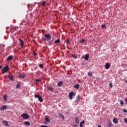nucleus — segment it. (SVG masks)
<instances>
[{
	"instance_id": "f257e3e1",
	"label": "nucleus",
	"mask_w": 127,
	"mask_h": 127,
	"mask_svg": "<svg viewBox=\"0 0 127 127\" xmlns=\"http://www.w3.org/2000/svg\"><path fill=\"white\" fill-rule=\"evenodd\" d=\"M9 70V68L8 67V65H6L3 67V68L2 69V74H4V73H6L7 71Z\"/></svg>"
},
{
	"instance_id": "f03ea898",
	"label": "nucleus",
	"mask_w": 127,
	"mask_h": 127,
	"mask_svg": "<svg viewBox=\"0 0 127 127\" xmlns=\"http://www.w3.org/2000/svg\"><path fill=\"white\" fill-rule=\"evenodd\" d=\"M75 96H76V94H75V92L73 91L69 92V98L70 100H72V99H73V97H75Z\"/></svg>"
},
{
	"instance_id": "7ed1b4c3",
	"label": "nucleus",
	"mask_w": 127,
	"mask_h": 127,
	"mask_svg": "<svg viewBox=\"0 0 127 127\" xmlns=\"http://www.w3.org/2000/svg\"><path fill=\"white\" fill-rule=\"evenodd\" d=\"M35 98H38L40 103H42V102H43V99L42 98V97L39 96V95H37V94L35 95Z\"/></svg>"
},
{
	"instance_id": "20e7f679",
	"label": "nucleus",
	"mask_w": 127,
	"mask_h": 127,
	"mask_svg": "<svg viewBox=\"0 0 127 127\" xmlns=\"http://www.w3.org/2000/svg\"><path fill=\"white\" fill-rule=\"evenodd\" d=\"M22 118H23V119H25V120H27V119H29V115H28L27 114L24 113L21 115Z\"/></svg>"
},
{
	"instance_id": "39448f33",
	"label": "nucleus",
	"mask_w": 127,
	"mask_h": 127,
	"mask_svg": "<svg viewBox=\"0 0 127 127\" xmlns=\"http://www.w3.org/2000/svg\"><path fill=\"white\" fill-rule=\"evenodd\" d=\"M45 37L47 39V40H50L51 39V35H50V34H46Z\"/></svg>"
},
{
	"instance_id": "423d86ee",
	"label": "nucleus",
	"mask_w": 127,
	"mask_h": 127,
	"mask_svg": "<svg viewBox=\"0 0 127 127\" xmlns=\"http://www.w3.org/2000/svg\"><path fill=\"white\" fill-rule=\"evenodd\" d=\"M26 76V74H23V73H20L18 75V78H20L21 79H22L23 78H25V76Z\"/></svg>"
},
{
	"instance_id": "0eeeda50",
	"label": "nucleus",
	"mask_w": 127,
	"mask_h": 127,
	"mask_svg": "<svg viewBox=\"0 0 127 127\" xmlns=\"http://www.w3.org/2000/svg\"><path fill=\"white\" fill-rule=\"evenodd\" d=\"M2 123L4 126H5L6 127H9V125H8V122L4 120Z\"/></svg>"
},
{
	"instance_id": "6e6552de",
	"label": "nucleus",
	"mask_w": 127,
	"mask_h": 127,
	"mask_svg": "<svg viewBox=\"0 0 127 127\" xmlns=\"http://www.w3.org/2000/svg\"><path fill=\"white\" fill-rule=\"evenodd\" d=\"M110 67H111V64H110L109 63H107L105 64L106 69H110Z\"/></svg>"
},
{
	"instance_id": "1a4fd4ad",
	"label": "nucleus",
	"mask_w": 127,
	"mask_h": 127,
	"mask_svg": "<svg viewBox=\"0 0 127 127\" xmlns=\"http://www.w3.org/2000/svg\"><path fill=\"white\" fill-rule=\"evenodd\" d=\"M75 123L76 125H78V124H80V120H79V118L78 117H76L75 118Z\"/></svg>"
},
{
	"instance_id": "9d476101",
	"label": "nucleus",
	"mask_w": 127,
	"mask_h": 127,
	"mask_svg": "<svg viewBox=\"0 0 127 127\" xmlns=\"http://www.w3.org/2000/svg\"><path fill=\"white\" fill-rule=\"evenodd\" d=\"M13 59V57L12 56H9L6 59V61L9 62L10 61V60H12Z\"/></svg>"
},
{
	"instance_id": "9b49d317",
	"label": "nucleus",
	"mask_w": 127,
	"mask_h": 127,
	"mask_svg": "<svg viewBox=\"0 0 127 127\" xmlns=\"http://www.w3.org/2000/svg\"><path fill=\"white\" fill-rule=\"evenodd\" d=\"M113 123L116 124H118V123H119V119L117 118H114L113 119Z\"/></svg>"
},
{
	"instance_id": "f8f14e48",
	"label": "nucleus",
	"mask_w": 127,
	"mask_h": 127,
	"mask_svg": "<svg viewBox=\"0 0 127 127\" xmlns=\"http://www.w3.org/2000/svg\"><path fill=\"white\" fill-rule=\"evenodd\" d=\"M8 78H9L10 81H13L14 79H13V76L11 74L8 75Z\"/></svg>"
},
{
	"instance_id": "ddd939ff",
	"label": "nucleus",
	"mask_w": 127,
	"mask_h": 127,
	"mask_svg": "<svg viewBox=\"0 0 127 127\" xmlns=\"http://www.w3.org/2000/svg\"><path fill=\"white\" fill-rule=\"evenodd\" d=\"M81 98V97H80L79 95H78L76 96V99L75 100V103H79V102H80V98Z\"/></svg>"
},
{
	"instance_id": "4468645a",
	"label": "nucleus",
	"mask_w": 127,
	"mask_h": 127,
	"mask_svg": "<svg viewBox=\"0 0 127 127\" xmlns=\"http://www.w3.org/2000/svg\"><path fill=\"white\" fill-rule=\"evenodd\" d=\"M84 59L85 61H88V60H89V54H87L85 55Z\"/></svg>"
},
{
	"instance_id": "2eb2a0df",
	"label": "nucleus",
	"mask_w": 127,
	"mask_h": 127,
	"mask_svg": "<svg viewBox=\"0 0 127 127\" xmlns=\"http://www.w3.org/2000/svg\"><path fill=\"white\" fill-rule=\"evenodd\" d=\"M63 85V81H60L58 83V87H61Z\"/></svg>"
},
{
	"instance_id": "dca6fc26",
	"label": "nucleus",
	"mask_w": 127,
	"mask_h": 127,
	"mask_svg": "<svg viewBox=\"0 0 127 127\" xmlns=\"http://www.w3.org/2000/svg\"><path fill=\"white\" fill-rule=\"evenodd\" d=\"M7 109V106L6 105H3L2 106L1 110H2V111H4V110Z\"/></svg>"
},
{
	"instance_id": "f3484780",
	"label": "nucleus",
	"mask_w": 127,
	"mask_h": 127,
	"mask_svg": "<svg viewBox=\"0 0 127 127\" xmlns=\"http://www.w3.org/2000/svg\"><path fill=\"white\" fill-rule=\"evenodd\" d=\"M74 88L75 89H79V88H80V84H75V85L74 86Z\"/></svg>"
},
{
	"instance_id": "a211bd4d",
	"label": "nucleus",
	"mask_w": 127,
	"mask_h": 127,
	"mask_svg": "<svg viewBox=\"0 0 127 127\" xmlns=\"http://www.w3.org/2000/svg\"><path fill=\"white\" fill-rule=\"evenodd\" d=\"M84 125H85V122L84 121H82L80 123V127H83Z\"/></svg>"
},
{
	"instance_id": "6ab92c4d",
	"label": "nucleus",
	"mask_w": 127,
	"mask_h": 127,
	"mask_svg": "<svg viewBox=\"0 0 127 127\" xmlns=\"http://www.w3.org/2000/svg\"><path fill=\"white\" fill-rule=\"evenodd\" d=\"M60 117H61V118H62L63 120H65V117H64V115H63V114H62V113H60L59 114Z\"/></svg>"
},
{
	"instance_id": "aec40b11",
	"label": "nucleus",
	"mask_w": 127,
	"mask_h": 127,
	"mask_svg": "<svg viewBox=\"0 0 127 127\" xmlns=\"http://www.w3.org/2000/svg\"><path fill=\"white\" fill-rule=\"evenodd\" d=\"M60 42H61L60 39H58L57 40L55 41V43H60Z\"/></svg>"
},
{
	"instance_id": "412c9836",
	"label": "nucleus",
	"mask_w": 127,
	"mask_h": 127,
	"mask_svg": "<svg viewBox=\"0 0 127 127\" xmlns=\"http://www.w3.org/2000/svg\"><path fill=\"white\" fill-rule=\"evenodd\" d=\"M3 98L4 100V101H5V102H6V101L7 100V95H3Z\"/></svg>"
},
{
	"instance_id": "4be33fe9",
	"label": "nucleus",
	"mask_w": 127,
	"mask_h": 127,
	"mask_svg": "<svg viewBox=\"0 0 127 127\" xmlns=\"http://www.w3.org/2000/svg\"><path fill=\"white\" fill-rule=\"evenodd\" d=\"M19 41L21 42V46H22L23 45V44H24V42H23V41H22V40H21V39H19Z\"/></svg>"
},
{
	"instance_id": "5701e85b",
	"label": "nucleus",
	"mask_w": 127,
	"mask_h": 127,
	"mask_svg": "<svg viewBox=\"0 0 127 127\" xmlns=\"http://www.w3.org/2000/svg\"><path fill=\"white\" fill-rule=\"evenodd\" d=\"M25 125H26V126H30V123L26 121L24 122Z\"/></svg>"
},
{
	"instance_id": "b1692460",
	"label": "nucleus",
	"mask_w": 127,
	"mask_h": 127,
	"mask_svg": "<svg viewBox=\"0 0 127 127\" xmlns=\"http://www.w3.org/2000/svg\"><path fill=\"white\" fill-rule=\"evenodd\" d=\"M88 76H89V77H92L93 76V73H92V72H89L88 73Z\"/></svg>"
},
{
	"instance_id": "393cba45",
	"label": "nucleus",
	"mask_w": 127,
	"mask_h": 127,
	"mask_svg": "<svg viewBox=\"0 0 127 127\" xmlns=\"http://www.w3.org/2000/svg\"><path fill=\"white\" fill-rule=\"evenodd\" d=\"M66 43L67 44H70V39L68 38H66Z\"/></svg>"
},
{
	"instance_id": "a878e982",
	"label": "nucleus",
	"mask_w": 127,
	"mask_h": 127,
	"mask_svg": "<svg viewBox=\"0 0 127 127\" xmlns=\"http://www.w3.org/2000/svg\"><path fill=\"white\" fill-rule=\"evenodd\" d=\"M45 121H46V122H48V123H50V120H49V118L48 117H46L45 118Z\"/></svg>"
},
{
	"instance_id": "bb28decb",
	"label": "nucleus",
	"mask_w": 127,
	"mask_h": 127,
	"mask_svg": "<svg viewBox=\"0 0 127 127\" xmlns=\"http://www.w3.org/2000/svg\"><path fill=\"white\" fill-rule=\"evenodd\" d=\"M48 89L49 91H51V92H52V91H53V88H52V87H49Z\"/></svg>"
},
{
	"instance_id": "cd10ccee",
	"label": "nucleus",
	"mask_w": 127,
	"mask_h": 127,
	"mask_svg": "<svg viewBox=\"0 0 127 127\" xmlns=\"http://www.w3.org/2000/svg\"><path fill=\"white\" fill-rule=\"evenodd\" d=\"M46 4V1H43L42 3V5L43 6H44Z\"/></svg>"
},
{
	"instance_id": "c85d7f7f",
	"label": "nucleus",
	"mask_w": 127,
	"mask_h": 127,
	"mask_svg": "<svg viewBox=\"0 0 127 127\" xmlns=\"http://www.w3.org/2000/svg\"><path fill=\"white\" fill-rule=\"evenodd\" d=\"M72 57L74 58V59H77V56H76L75 54H72Z\"/></svg>"
},
{
	"instance_id": "c756f323",
	"label": "nucleus",
	"mask_w": 127,
	"mask_h": 127,
	"mask_svg": "<svg viewBox=\"0 0 127 127\" xmlns=\"http://www.w3.org/2000/svg\"><path fill=\"white\" fill-rule=\"evenodd\" d=\"M16 88L17 89H19V88H20V84L18 83V84L16 85Z\"/></svg>"
},
{
	"instance_id": "7c9ffc66",
	"label": "nucleus",
	"mask_w": 127,
	"mask_h": 127,
	"mask_svg": "<svg viewBox=\"0 0 127 127\" xmlns=\"http://www.w3.org/2000/svg\"><path fill=\"white\" fill-rule=\"evenodd\" d=\"M120 102L121 105H124V104H125V102H124V101H123L122 100H120Z\"/></svg>"
},
{
	"instance_id": "2f4dec72",
	"label": "nucleus",
	"mask_w": 127,
	"mask_h": 127,
	"mask_svg": "<svg viewBox=\"0 0 127 127\" xmlns=\"http://www.w3.org/2000/svg\"><path fill=\"white\" fill-rule=\"evenodd\" d=\"M112 127V122H109L108 123V127Z\"/></svg>"
},
{
	"instance_id": "473e14b6",
	"label": "nucleus",
	"mask_w": 127,
	"mask_h": 127,
	"mask_svg": "<svg viewBox=\"0 0 127 127\" xmlns=\"http://www.w3.org/2000/svg\"><path fill=\"white\" fill-rule=\"evenodd\" d=\"M39 67L40 68H41V69H43V64H39Z\"/></svg>"
},
{
	"instance_id": "72a5a7b5",
	"label": "nucleus",
	"mask_w": 127,
	"mask_h": 127,
	"mask_svg": "<svg viewBox=\"0 0 127 127\" xmlns=\"http://www.w3.org/2000/svg\"><path fill=\"white\" fill-rule=\"evenodd\" d=\"M85 39H83L81 41H80V43H83V42H85Z\"/></svg>"
},
{
	"instance_id": "f704fd0d",
	"label": "nucleus",
	"mask_w": 127,
	"mask_h": 127,
	"mask_svg": "<svg viewBox=\"0 0 127 127\" xmlns=\"http://www.w3.org/2000/svg\"><path fill=\"white\" fill-rule=\"evenodd\" d=\"M41 79H36V82H41Z\"/></svg>"
},
{
	"instance_id": "c9c22d12",
	"label": "nucleus",
	"mask_w": 127,
	"mask_h": 127,
	"mask_svg": "<svg viewBox=\"0 0 127 127\" xmlns=\"http://www.w3.org/2000/svg\"><path fill=\"white\" fill-rule=\"evenodd\" d=\"M101 27H102V28H105V27H106V25H105V24L102 25Z\"/></svg>"
},
{
	"instance_id": "e433bc0d",
	"label": "nucleus",
	"mask_w": 127,
	"mask_h": 127,
	"mask_svg": "<svg viewBox=\"0 0 127 127\" xmlns=\"http://www.w3.org/2000/svg\"><path fill=\"white\" fill-rule=\"evenodd\" d=\"M109 86H110V87H111V88H112L113 87V83H110Z\"/></svg>"
},
{
	"instance_id": "4c0bfd02",
	"label": "nucleus",
	"mask_w": 127,
	"mask_h": 127,
	"mask_svg": "<svg viewBox=\"0 0 127 127\" xmlns=\"http://www.w3.org/2000/svg\"><path fill=\"white\" fill-rule=\"evenodd\" d=\"M124 122H125V123H126V124H127V118H125L124 119Z\"/></svg>"
},
{
	"instance_id": "58836bf2",
	"label": "nucleus",
	"mask_w": 127,
	"mask_h": 127,
	"mask_svg": "<svg viewBox=\"0 0 127 127\" xmlns=\"http://www.w3.org/2000/svg\"><path fill=\"white\" fill-rule=\"evenodd\" d=\"M123 111H124V113H127V110L124 109Z\"/></svg>"
},
{
	"instance_id": "ea45409f",
	"label": "nucleus",
	"mask_w": 127,
	"mask_h": 127,
	"mask_svg": "<svg viewBox=\"0 0 127 127\" xmlns=\"http://www.w3.org/2000/svg\"><path fill=\"white\" fill-rule=\"evenodd\" d=\"M34 56H37V54H36V53H34Z\"/></svg>"
},
{
	"instance_id": "a19ab883",
	"label": "nucleus",
	"mask_w": 127,
	"mask_h": 127,
	"mask_svg": "<svg viewBox=\"0 0 127 127\" xmlns=\"http://www.w3.org/2000/svg\"><path fill=\"white\" fill-rule=\"evenodd\" d=\"M77 124L74 125H73V127H77Z\"/></svg>"
},
{
	"instance_id": "79ce46f5",
	"label": "nucleus",
	"mask_w": 127,
	"mask_h": 127,
	"mask_svg": "<svg viewBox=\"0 0 127 127\" xmlns=\"http://www.w3.org/2000/svg\"><path fill=\"white\" fill-rule=\"evenodd\" d=\"M0 69H2V65H0Z\"/></svg>"
},
{
	"instance_id": "37998d69",
	"label": "nucleus",
	"mask_w": 127,
	"mask_h": 127,
	"mask_svg": "<svg viewBox=\"0 0 127 127\" xmlns=\"http://www.w3.org/2000/svg\"><path fill=\"white\" fill-rule=\"evenodd\" d=\"M52 45V43L50 42L49 45Z\"/></svg>"
},
{
	"instance_id": "c03bdc74",
	"label": "nucleus",
	"mask_w": 127,
	"mask_h": 127,
	"mask_svg": "<svg viewBox=\"0 0 127 127\" xmlns=\"http://www.w3.org/2000/svg\"><path fill=\"white\" fill-rule=\"evenodd\" d=\"M43 40H44V41H45V40H46V39H45V38H43Z\"/></svg>"
},
{
	"instance_id": "a18cd8bd",
	"label": "nucleus",
	"mask_w": 127,
	"mask_h": 127,
	"mask_svg": "<svg viewBox=\"0 0 127 127\" xmlns=\"http://www.w3.org/2000/svg\"><path fill=\"white\" fill-rule=\"evenodd\" d=\"M98 127H102V126H101V125H98Z\"/></svg>"
},
{
	"instance_id": "49530a36",
	"label": "nucleus",
	"mask_w": 127,
	"mask_h": 127,
	"mask_svg": "<svg viewBox=\"0 0 127 127\" xmlns=\"http://www.w3.org/2000/svg\"><path fill=\"white\" fill-rule=\"evenodd\" d=\"M126 83H127V80L126 81Z\"/></svg>"
}]
</instances>
